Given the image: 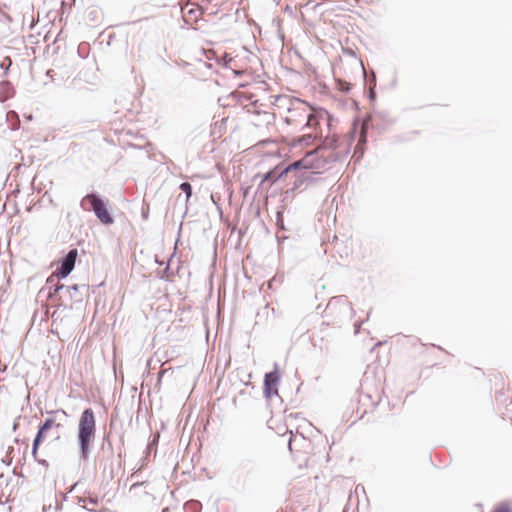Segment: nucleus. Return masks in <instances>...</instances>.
<instances>
[{
  "label": "nucleus",
  "instance_id": "nucleus-1",
  "mask_svg": "<svg viewBox=\"0 0 512 512\" xmlns=\"http://www.w3.org/2000/svg\"><path fill=\"white\" fill-rule=\"evenodd\" d=\"M272 104L285 124L294 128L317 124L314 109L305 101L290 96H274Z\"/></svg>",
  "mask_w": 512,
  "mask_h": 512
},
{
  "label": "nucleus",
  "instance_id": "nucleus-2",
  "mask_svg": "<svg viewBox=\"0 0 512 512\" xmlns=\"http://www.w3.org/2000/svg\"><path fill=\"white\" fill-rule=\"evenodd\" d=\"M96 435V420L91 408L85 409L79 418L78 423V441L82 456L86 458L89 453L90 445Z\"/></svg>",
  "mask_w": 512,
  "mask_h": 512
},
{
  "label": "nucleus",
  "instance_id": "nucleus-3",
  "mask_svg": "<svg viewBox=\"0 0 512 512\" xmlns=\"http://www.w3.org/2000/svg\"><path fill=\"white\" fill-rule=\"evenodd\" d=\"M60 428L62 424L57 422L54 418H47L45 422L40 426L39 431L33 442L32 454L34 458H37V452L40 444L48 438L52 440L60 439Z\"/></svg>",
  "mask_w": 512,
  "mask_h": 512
},
{
  "label": "nucleus",
  "instance_id": "nucleus-4",
  "mask_svg": "<svg viewBox=\"0 0 512 512\" xmlns=\"http://www.w3.org/2000/svg\"><path fill=\"white\" fill-rule=\"evenodd\" d=\"M81 207L87 211H94L98 219L104 224L113 222L105 203L95 194L86 195L81 201Z\"/></svg>",
  "mask_w": 512,
  "mask_h": 512
},
{
  "label": "nucleus",
  "instance_id": "nucleus-5",
  "mask_svg": "<svg viewBox=\"0 0 512 512\" xmlns=\"http://www.w3.org/2000/svg\"><path fill=\"white\" fill-rule=\"evenodd\" d=\"M276 111L263 110L260 115L254 116L252 124L262 132H271L276 129Z\"/></svg>",
  "mask_w": 512,
  "mask_h": 512
},
{
  "label": "nucleus",
  "instance_id": "nucleus-6",
  "mask_svg": "<svg viewBox=\"0 0 512 512\" xmlns=\"http://www.w3.org/2000/svg\"><path fill=\"white\" fill-rule=\"evenodd\" d=\"M316 136L312 134H306L299 138L293 139L289 142V152L295 156L302 153L306 148L314 145Z\"/></svg>",
  "mask_w": 512,
  "mask_h": 512
},
{
  "label": "nucleus",
  "instance_id": "nucleus-7",
  "mask_svg": "<svg viewBox=\"0 0 512 512\" xmlns=\"http://www.w3.org/2000/svg\"><path fill=\"white\" fill-rule=\"evenodd\" d=\"M280 380V375L277 369L272 372H269L265 375L264 378V394L265 397L270 399L273 396L278 394V383Z\"/></svg>",
  "mask_w": 512,
  "mask_h": 512
},
{
  "label": "nucleus",
  "instance_id": "nucleus-8",
  "mask_svg": "<svg viewBox=\"0 0 512 512\" xmlns=\"http://www.w3.org/2000/svg\"><path fill=\"white\" fill-rule=\"evenodd\" d=\"M78 252L76 249H72L68 252L66 257L63 259L61 268L58 272V276L61 278L67 277L70 272L73 270L76 262Z\"/></svg>",
  "mask_w": 512,
  "mask_h": 512
},
{
  "label": "nucleus",
  "instance_id": "nucleus-9",
  "mask_svg": "<svg viewBox=\"0 0 512 512\" xmlns=\"http://www.w3.org/2000/svg\"><path fill=\"white\" fill-rule=\"evenodd\" d=\"M318 148L311 151L305 152V157L287 166L281 173L280 176L287 174L291 170L295 169H312L314 166L308 161V158L317 152Z\"/></svg>",
  "mask_w": 512,
  "mask_h": 512
},
{
  "label": "nucleus",
  "instance_id": "nucleus-10",
  "mask_svg": "<svg viewBox=\"0 0 512 512\" xmlns=\"http://www.w3.org/2000/svg\"><path fill=\"white\" fill-rule=\"evenodd\" d=\"M69 377H70V380L75 382V384H77V385H79L83 381V378H84L83 367L81 365L79 358H77L75 361H73L72 369H71Z\"/></svg>",
  "mask_w": 512,
  "mask_h": 512
},
{
  "label": "nucleus",
  "instance_id": "nucleus-11",
  "mask_svg": "<svg viewBox=\"0 0 512 512\" xmlns=\"http://www.w3.org/2000/svg\"><path fill=\"white\" fill-rule=\"evenodd\" d=\"M247 112L253 114L254 116L260 115L263 110H272L269 105L264 103H260L259 100L251 101L249 104L245 105Z\"/></svg>",
  "mask_w": 512,
  "mask_h": 512
},
{
  "label": "nucleus",
  "instance_id": "nucleus-12",
  "mask_svg": "<svg viewBox=\"0 0 512 512\" xmlns=\"http://www.w3.org/2000/svg\"><path fill=\"white\" fill-rule=\"evenodd\" d=\"M280 177H281V176H280V174H279V175H276V174H275V171H269V172H267V173L263 176V178H262V181H261V182H262V183H264V182H266V181H270V180L274 182V181H276V180H277L278 178H280Z\"/></svg>",
  "mask_w": 512,
  "mask_h": 512
},
{
  "label": "nucleus",
  "instance_id": "nucleus-13",
  "mask_svg": "<svg viewBox=\"0 0 512 512\" xmlns=\"http://www.w3.org/2000/svg\"><path fill=\"white\" fill-rule=\"evenodd\" d=\"M492 512H511V507L508 503H500L497 505Z\"/></svg>",
  "mask_w": 512,
  "mask_h": 512
},
{
  "label": "nucleus",
  "instance_id": "nucleus-14",
  "mask_svg": "<svg viewBox=\"0 0 512 512\" xmlns=\"http://www.w3.org/2000/svg\"><path fill=\"white\" fill-rule=\"evenodd\" d=\"M180 189L185 192L186 199L188 200L191 197L192 194V187L188 182H183L180 185Z\"/></svg>",
  "mask_w": 512,
  "mask_h": 512
},
{
  "label": "nucleus",
  "instance_id": "nucleus-15",
  "mask_svg": "<svg viewBox=\"0 0 512 512\" xmlns=\"http://www.w3.org/2000/svg\"><path fill=\"white\" fill-rule=\"evenodd\" d=\"M142 485H143V483H136V484H133V485L130 487V492H136V490H137V489H139Z\"/></svg>",
  "mask_w": 512,
  "mask_h": 512
},
{
  "label": "nucleus",
  "instance_id": "nucleus-16",
  "mask_svg": "<svg viewBox=\"0 0 512 512\" xmlns=\"http://www.w3.org/2000/svg\"><path fill=\"white\" fill-rule=\"evenodd\" d=\"M61 288H63V285L56 286L55 290H54V293H57Z\"/></svg>",
  "mask_w": 512,
  "mask_h": 512
}]
</instances>
